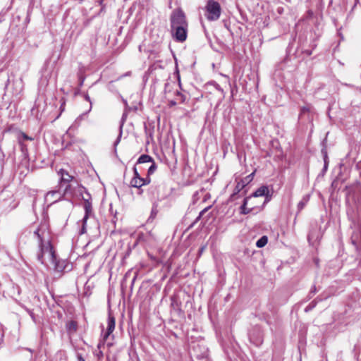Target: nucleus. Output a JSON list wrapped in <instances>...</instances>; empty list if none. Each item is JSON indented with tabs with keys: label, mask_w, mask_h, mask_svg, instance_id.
<instances>
[{
	"label": "nucleus",
	"mask_w": 361,
	"mask_h": 361,
	"mask_svg": "<svg viewBox=\"0 0 361 361\" xmlns=\"http://www.w3.org/2000/svg\"><path fill=\"white\" fill-rule=\"evenodd\" d=\"M34 235L38 239L39 252L37 254L38 261L46 266H49L50 263L55 271L61 272L65 268L64 262L57 259L51 244V235L47 220L41 221L35 231Z\"/></svg>",
	"instance_id": "1"
},
{
	"label": "nucleus",
	"mask_w": 361,
	"mask_h": 361,
	"mask_svg": "<svg viewBox=\"0 0 361 361\" xmlns=\"http://www.w3.org/2000/svg\"><path fill=\"white\" fill-rule=\"evenodd\" d=\"M344 190L345 191L346 203L348 204L347 215L348 219L355 223L358 210L361 208V183L355 181L352 184L346 185Z\"/></svg>",
	"instance_id": "2"
},
{
	"label": "nucleus",
	"mask_w": 361,
	"mask_h": 361,
	"mask_svg": "<svg viewBox=\"0 0 361 361\" xmlns=\"http://www.w3.org/2000/svg\"><path fill=\"white\" fill-rule=\"evenodd\" d=\"M170 22L173 37L178 42L185 41L188 25L184 13L181 10L174 11L171 16Z\"/></svg>",
	"instance_id": "3"
},
{
	"label": "nucleus",
	"mask_w": 361,
	"mask_h": 361,
	"mask_svg": "<svg viewBox=\"0 0 361 361\" xmlns=\"http://www.w3.org/2000/svg\"><path fill=\"white\" fill-rule=\"evenodd\" d=\"M221 8L219 2L209 0L205 6V17L209 21H216L219 19Z\"/></svg>",
	"instance_id": "4"
},
{
	"label": "nucleus",
	"mask_w": 361,
	"mask_h": 361,
	"mask_svg": "<svg viewBox=\"0 0 361 361\" xmlns=\"http://www.w3.org/2000/svg\"><path fill=\"white\" fill-rule=\"evenodd\" d=\"M164 189L161 185L153 184L149 188L147 192L154 200L161 201L166 197Z\"/></svg>",
	"instance_id": "5"
},
{
	"label": "nucleus",
	"mask_w": 361,
	"mask_h": 361,
	"mask_svg": "<svg viewBox=\"0 0 361 361\" xmlns=\"http://www.w3.org/2000/svg\"><path fill=\"white\" fill-rule=\"evenodd\" d=\"M262 196H264L266 198L264 204L271 200V195L269 193V190L267 185H262L259 187L255 192H253L250 197L252 199V197H258Z\"/></svg>",
	"instance_id": "6"
},
{
	"label": "nucleus",
	"mask_w": 361,
	"mask_h": 361,
	"mask_svg": "<svg viewBox=\"0 0 361 361\" xmlns=\"http://www.w3.org/2000/svg\"><path fill=\"white\" fill-rule=\"evenodd\" d=\"M76 188H78V189L80 190L78 183H76V186H73V185L71 183L67 184L63 190V193L62 195L64 196L67 200L73 198L75 195Z\"/></svg>",
	"instance_id": "7"
},
{
	"label": "nucleus",
	"mask_w": 361,
	"mask_h": 361,
	"mask_svg": "<svg viewBox=\"0 0 361 361\" xmlns=\"http://www.w3.org/2000/svg\"><path fill=\"white\" fill-rule=\"evenodd\" d=\"M58 174L61 176L60 178V185L61 187H63L64 184H68L71 183L74 180V177L69 174V173L64 170V169H60L58 171Z\"/></svg>",
	"instance_id": "8"
},
{
	"label": "nucleus",
	"mask_w": 361,
	"mask_h": 361,
	"mask_svg": "<svg viewBox=\"0 0 361 361\" xmlns=\"http://www.w3.org/2000/svg\"><path fill=\"white\" fill-rule=\"evenodd\" d=\"M62 194L59 190H51L48 192L45 195V200L47 202L53 204L61 200Z\"/></svg>",
	"instance_id": "9"
},
{
	"label": "nucleus",
	"mask_w": 361,
	"mask_h": 361,
	"mask_svg": "<svg viewBox=\"0 0 361 361\" xmlns=\"http://www.w3.org/2000/svg\"><path fill=\"white\" fill-rule=\"evenodd\" d=\"M84 209L85 211V216L82 219V226L81 228L80 233H85L86 232V222L87 219L89 218L90 214L92 212V205L91 203L88 201H86L84 204Z\"/></svg>",
	"instance_id": "10"
},
{
	"label": "nucleus",
	"mask_w": 361,
	"mask_h": 361,
	"mask_svg": "<svg viewBox=\"0 0 361 361\" xmlns=\"http://www.w3.org/2000/svg\"><path fill=\"white\" fill-rule=\"evenodd\" d=\"M150 182L151 178L149 177H146L145 178H132L130 184L133 188H140L143 185L149 184Z\"/></svg>",
	"instance_id": "11"
},
{
	"label": "nucleus",
	"mask_w": 361,
	"mask_h": 361,
	"mask_svg": "<svg viewBox=\"0 0 361 361\" xmlns=\"http://www.w3.org/2000/svg\"><path fill=\"white\" fill-rule=\"evenodd\" d=\"M23 81L22 78L13 81L12 84V93L15 96H18L23 90Z\"/></svg>",
	"instance_id": "12"
},
{
	"label": "nucleus",
	"mask_w": 361,
	"mask_h": 361,
	"mask_svg": "<svg viewBox=\"0 0 361 361\" xmlns=\"http://www.w3.org/2000/svg\"><path fill=\"white\" fill-rule=\"evenodd\" d=\"M115 318L111 314H109L108 320H107V329L104 335V338L106 339L110 334L114 331L115 329Z\"/></svg>",
	"instance_id": "13"
},
{
	"label": "nucleus",
	"mask_w": 361,
	"mask_h": 361,
	"mask_svg": "<svg viewBox=\"0 0 361 361\" xmlns=\"http://www.w3.org/2000/svg\"><path fill=\"white\" fill-rule=\"evenodd\" d=\"M251 200V197H247L244 198L243 204L240 207V213L241 214H250L254 209L255 207L247 208V205L248 204V202Z\"/></svg>",
	"instance_id": "14"
},
{
	"label": "nucleus",
	"mask_w": 361,
	"mask_h": 361,
	"mask_svg": "<svg viewBox=\"0 0 361 361\" xmlns=\"http://www.w3.org/2000/svg\"><path fill=\"white\" fill-rule=\"evenodd\" d=\"M309 200H310L309 195H306L302 198V200L298 202V206H297V208H298L297 214L300 212L305 208V207L307 205Z\"/></svg>",
	"instance_id": "15"
},
{
	"label": "nucleus",
	"mask_w": 361,
	"mask_h": 361,
	"mask_svg": "<svg viewBox=\"0 0 361 361\" xmlns=\"http://www.w3.org/2000/svg\"><path fill=\"white\" fill-rule=\"evenodd\" d=\"M153 161L154 159L149 155L142 154L138 158L137 164H143Z\"/></svg>",
	"instance_id": "16"
},
{
	"label": "nucleus",
	"mask_w": 361,
	"mask_h": 361,
	"mask_svg": "<svg viewBox=\"0 0 361 361\" xmlns=\"http://www.w3.org/2000/svg\"><path fill=\"white\" fill-rule=\"evenodd\" d=\"M244 188L239 182L237 183L233 193L230 197V200L233 201L235 200L237 195Z\"/></svg>",
	"instance_id": "17"
},
{
	"label": "nucleus",
	"mask_w": 361,
	"mask_h": 361,
	"mask_svg": "<svg viewBox=\"0 0 361 361\" xmlns=\"http://www.w3.org/2000/svg\"><path fill=\"white\" fill-rule=\"evenodd\" d=\"M154 33H161V36H159V35H157L158 37L155 40V42H157V43L161 42L162 41V39H163V37H164L163 33H164V30H162V29H159V28L153 29L152 30V37H154Z\"/></svg>",
	"instance_id": "18"
},
{
	"label": "nucleus",
	"mask_w": 361,
	"mask_h": 361,
	"mask_svg": "<svg viewBox=\"0 0 361 361\" xmlns=\"http://www.w3.org/2000/svg\"><path fill=\"white\" fill-rule=\"evenodd\" d=\"M77 327V322L75 321H70L66 324V329L71 333L75 332Z\"/></svg>",
	"instance_id": "19"
},
{
	"label": "nucleus",
	"mask_w": 361,
	"mask_h": 361,
	"mask_svg": "<svg viewBox=\"0 0 361 361\" xmlns=\"http://www.w3.org/2000/svg\"><path fill=\"white\" fill-rule=\"evenodd\" d=\"M268 242V238L266 235L262 236L256 243V246L259 248L264 247Z\"/></svg>",
	"instance_id": "20"
},
{
	"label": "nucleus",
	"mask_w": 361,
	"mask_h": 361,
	"mask_svg": "<svg viewBox=\"0 0 361 361\" xmlns=\"http://www.w3.org/2000/svg\"><path fill=\"white\" fill-rule=\"evenodd\" d=\"M318 300H322V299H319V298H316L313 301H312L305 309V312L311 311L312 309H314L317 304Z\"/></svg>",
	"instance_id": "21"
},
{
	"label": "nucleus",
	"mask_w": 361,
	"mask_h": 361,
	"mask_svg": "<svg viewBox=\"0 0 361 361\" xmlns=\"http://www.w3.org/2000/svg\"><path fill=\"white\" fill-rule=\"evenodd\" d=\"M152 165L149 166L147 171V177H149L150 175L153 174L154 171L157 170V165L154 161L152 162Z\"/></svg>",
	"instance_id": "22"
},
{
	"label": "nucleus",
	"mask_w": 361,
	"mask_h": 361,
	"mask_svg": "<svg viewBox=\"0 0 361 361\" xmlns=\"http://www.w3.org/2000/svg\"><path fill=\"white\" fill-rule=\"evenodd\" d=\"M19 144L20 145L21 151L24 154H25L27 152V148L25 145L23 144V140L21 138L19 139Z\"/></svg>",
	"instance_id": "23"
},
{
	"label": "nucleus",
	"mask_w": 361,
	"mask_h": 361,
	"mask_svg": "<svg viewBox=\"0 0 361 361\" xmlns=\"http://www.w3.org/2000/svg\"><path fill=\"white\" fill-rule=\"evenodd\" d=\"M157 203L154 202L152 209L151 216H155L157 214Z\"/></svg>",
	"instance_id": "24"
},
{
	"label": "nucleus",
	"mask_w": 361,
	"mask_h": 361,
	"mask_svg": "<svg viewBox=\"0 0 361 361\" xmlns=\"http://www.w3.org/2000/svg\"><path fill=\"white\" fill-rule=\"evenodd\" d=\"M133 178H142L140 173H138L137 170V168L135 166L133 168Z\"/></svg>",
	"instance_id": "25"
},
{
	"label": "nucleus",
	"mask_w": 361,
	"mask_h": 361,
	"mask_svg": "<svg viewBox=\"0 0 361 361\" xmlns=\"http://www.w3.org/2000/svg\"><path fill=\"white\" fill-rule=\"evenodd\" d=\"M176 95H177L178 97H180V102H182V103H183V102H185V97L183 94H181L180 92L177 91V92H176Z\"/></svg>",
	"instance_id": "26"
},
{
	"label": "nucleus",
	"mask_w": 361,
	"mask_h": 361,
	"mask_svg": "<svg viewBox=\"0 0 361 361\" xmlns=\"http://www.w3.org/2000/svg\"><path fill=\"white\" fill-rule=\"evenodd\" d=\"M21 136H22L21 140H23V142L24 140H33L31 137H29L28 135H27L25 133H22Z\"/></svg>",
	"instance_id": "27"
},
{
	"label": "nucleus",
	"mask_w": 361,
	"mask_h": 361,
	"mask_svg": "<svg viewBox=\"0 0 361 361\" xmlns=\"http://www.w3.org/2000/svg\"><path fill=\"white\" fill-rule=\"evenodd\" d=\"M122 128V126H121V128ZM121 135H122V131L121 130L120 133H119V135L117 137V139L116 140L115 142H114V146L116 147V145H118V143L120 142V140H121Z\"/></svg>",
	"instance_id": "28"
},
{
	"label": "nucleus",
	"mask_w": 361,
	"mask_h": 361,
	"mask_svg": "<svg viewBox=\"0 0 361 361\" xmlns=\"http://www.w3.org/2000/svg\"><path fill=\"white\" fill-rule=\"evenodd\" d=\"M254 173H250L247 176H246L244 179L246 180V183H250L253 178Z\"/></svg>",
	"instance_id": "29"
},
{
	"label": "nucleus",
	"mask_w": 361,
	"mask_h": 361,
	"mask_svg": "<svg viewBox=\"0 0 361 361\" xmlns=\"http://www.w3.org/2000/svg\"><path fill=\"white\" fill-rule=\"evenodd\" d=\"M171 306H173V307H178V302L176 300L175 298H171Z\"/></svg>",
	"instance_id": "30"
},
{
	"label": "nucleus",
	"mask_w": 361,
	"mask_h": 361,
	"mask_svg": "<svg viewBox=\"0 0 361 361\" xmlns=\"http://www.w3.org/2000/svg\"><path fill=\"white\" fill-rule=\"evenodd\" d=\"M77 359L78 361H85V359L82 357V355L80 353L77 354Z\"/></svg>",
	"instance_id": "31"
},
{
	"label": "nucleus",
	"mask_w": 361,
	"mask_h": 361,
	"mask_svg": "<svg viewBox=\"0 0 361 361\" xmlns=\"http://www.w3.org/2000/svg\"><path fill=\"white\" fill-rule=\"evenodd\" d=\"M240 183V184H241L243 185V187L245 188V186L248 184L249 183H246V180L245 179H242L240 180V181H238Z\"/></svg>",
	"instance_id": "32"
},
{
	"label": "nucleus",
	"mask_w": 361,
	"mask_h": 361,
	"mask_svg": "<svg viewBox=\"0 0 361 361\" xmlns=\"http://www.w3.org/2000/svg\"><path fill=\"white\" fill-rule=\"evenodd\" d=\"M176 73H177V79L178 80L179 86H180V77L179 72L178 70L176 71Z\"/></svg>",
	"instance_id": "33"
},
{
	"label": "nucleus",
	"mask_w": 361,
	"mask_h": 361,
	"mask_svg": "<svg viewBox=\"0 0 361 361\" xmlns=\"http://www.w3.org/2000/svg\"><path fill=\"white\" fill-rule=\"evenodd\" d=\"M317 292L316 287L313 286L312 290H310V294H314Z\"/></svg>",
	"instance_id": "34"
},
{
	"label": "nucleus",
	"mask_w": 361,
	"mask_h": 361,
	"mask_svg": "<svg viewBox=\"0 0 361 361\" xmlns=\"http://www.w3.org/2000/svg\"><path fill=\"white\" fill-rule=\"evenodd\" d=\"M170 104L171 106H173L176 105V102L175 101H173V100H171V101H170V104Z\"/></svg>",
	"instance_id": "35"
},
{
	"label": "nucleus",
	"mask_w": 361,
	"mask_h": 361,
	"mask_svg": "<svg viewBox=\"0 0 361 361\" xmlns=\"http://www.w3.org/2000/svg\"><path fill=\"white\" fill-rule=\"evenodd\" d=\"M208 209H209V207L205 208L204 209H203V210L200 212V216H199V217H198V218H200V216H201L204 212H205Z\"/></svg>",
	"instance_id": "36"
},
{
	"label": "nucleus",
	"mask_w": 361,
	"mask_h": 361,
	"mask_svg": "<svg viewBox=\"0 0 361 361\" xmlns=\"http://www.w3.org/2000/svg\"><path fill=\"white\" fill-rule=\"evenodd\" d=\"M64 106H65V104H64V103H63V104H61V111H63L64 110Z\"/></svg>",
	"instance_id": "37"
},
{
	"label": "nucleus",
	"mask_w": 361,
	"mask_h": 361,
	"mask_svg": "<svg viewBox=\"0 0 361 361\" xmlns=\"http://www.w3.org/2000/svg\"><path fill=\"white\" fill-rule=\"evenodd\" d=\"M85 98H86V99H87V100H90V97H89V96H88V95H87V96L85 97Z\"/></svg>",
	"instance_id": "38"
},
{
	"label": "nucleus",
	"mask_w": 361,
	"mask_h": 361,
	"mask_svg": "<svg viewBox=\"0 0 361 361\" xmlns=\"http://www.w3.org/2000/svg\"><path fill=\"white\" fill-rule=\"evenodd\" d=\"M82 83H83V80H82L80 81V85H82Z\"/></svg>",
	"instance_id": "39"
},
{
	"label": "nucleus",
	"mask_w": 361,
	"mask_h": 361,
	"mask_svg": "<svg viewBox=\"0 0 361 361\" xmlns=\"http://www.w3.org/2000/svg\"><path fill=\"white\" fill-rule=\"evenodd\" d=\"M352 243H353L354 245H355V244H356V243H355V242L353 240H352Z\"/></svg>",
	"instance_id": "40"
},
{
	"label": "nucleus",
	"mask_w": 361,
	"mask_h": 361,
	"mask_svg": "<svg viewBox=\"0 0 361 361\" xmlns=\"http://www.w3.org/2000/svg\"><path fill=\"white\" fill-rule=\"evenodd\" d=\"M27 350H29L31 353L32 352V350L31 349H30V348H27Z\"/></svg>",
	"instance_id": "41"
},
{
	"label": "nucleus",
	"mask_w": 361,
	"mask_h": 361,
	"mask_svg": "<svg viewBox=\"0 0 361 361\" xmlns=\"http://www.w3.org/2000/svg\"><path fill=\"white\" fill-rule=\"evenodd\" d=\"M92 109V106H90V109H88V111H90Z\"/></svg>",
	"instance_id": "42"
},
{
	"label": "nucleus",
	"mask_w": 361,
	"mask_h": 361,
	"mask_svg": "<svg viewBox=\"0 0 361 361\" xmlns=\"http://www.w3.org/2000/svg\"><path fill=\"white\" fill-rule=\"evenodd\" d=\"M92 109V106H90V109H88V111H90Z\"/></svg>",
	"instance_id": "43"
},
{
	"label": "nucleus",
	"mask_w": 361,
	"mask_h": 361,
	"mask_svg": "<svg viewBox=\"0 0 361 361\" xmlns=\"http://www.w3.org/2000/svg\"><path fill=\"white\" fill-rule=\"evenodd\" d=\"M92 109V106H90V109H88V111H90Z\"/></svg>",
	"instance_id": "44"
},
{
	"label": "nucleus",
	"mask_w": 361,
	"mask_h": 361,
	"mask_svg": "<svg viewBox=\"0 0 361 361\" xmlns=\"http://www.w3.org/2000/svg\"><path fill=\"white\" fill-rule=\"evenodd\" d=\"M82 116H83V115L80 116L78 117V119H79V118H80H80H82Z\"/></svg>",
	"instance_id": "45"
},
{
	"label": "nucleus",
	"mask_w": 361,
	"mask_h": 361,
	"mask_svg": "<svg viewBox=\"0 0 361 361\" xmlns=\"http://www.w3.org/2000/svg\"><path fill=\"white\" fill-rule=\"evenodd\" d=\"M204 247H202L200 252H203Z\"/></svg>",
	"instance_id": "46"
},
{
	"label": "nucleus",
	"mask_w": 361,
	"mask_h": 361,
	"mask_svg": "<svg viewBox=\"0 0 361 361\" xmlns=\"http://www.w3.org/2000/svg\"><path fill=\"white\" fill-rule=\"evenodd\" d=\"M360 177H361V171H360Z\"/></svg>",
	"instance_id": "47"
}]
</instances>
